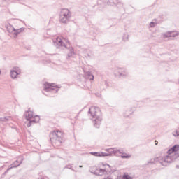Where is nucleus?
<instances>
[{
    "label": "nucleus",
    "instance_id": "18",
    "mask_svg": "<svg viewBox=\"0 0 179 179\" xmlns=\"http://www.w3.org/2000/svg\"><path fill=\"white\" fill-rule=\"evenodd\" d=\"M159 160H160V157H157L154 159H152L150 161L148 162V164H155V162H156V163H159Z\"/></svg>",
    "mask_w": 179,
    "mask_h": 179
},
{
    "label": "nucleus",
    "instance_id": "6",
    "mask_svg": "<svg viewBox=\"0 0 179 179\" xmlns=\"http://www.w3.org/2000/svg\"><path fill=\"white\" fill-rule=\"evenodd\" d=\"M59 87H57L55 84H50L48 83H45L44 90L45 92H55V93H58Z\"/></svg>",
    "mask_w": 179,
    "mask_h": 179
},
{
    "label": "nucleus",
    "instance_id": "4",
    "mask_svg": "<svg viewBox=\"0 0 179 179\" xmlns=\"http://www.w3.org/2000/svg\"><path fill=\"white\" fill-rule=\"evenodd\" d=\"M106 152L110 153V156L113 155V156H120L122 159H129L131 157L130 155L123 153L124 150L122 149H117V148H108L106 150Z\"/></svg>",
    "mask_w": 179,
    "mask_h": 179
},
{
    "label": "nucleus",
    "instance_id": "23",
    "mask_svg": "<svg viewBox=\"0 0 179 179\" xmlns=\"http://www.w3.org/2000/svg\"><path fill=\"white\" fill-rule=\"evenodd\" d=\"M70 52L68 53L67 57L68 58H71L72 55H73V49L72 48H70Z\"/></svg>",
    "mask_w": 179,
    "mask_h": 179
},
{
    "label": "nucleus",
    "instance_id": "3",
    "mask_svg": "<svg viewBox=\"0 0 179 179\" xmlns=\"http://www.w3.org/2000/svg\"><path fill=\"white\" fill-rule=\"evenodd\" d=\"M72 17V13L67 8H64L61 10L59 20L60 23H69V20Z\"/></svg>",
    "mask_w": 179,
    "mask_h": 179
},
{
    "label": "nucleus",
    "instance_id": "2",
    "mask_svg": "<svg viewBox=\"0 0 179 179\" xmlns=\"http://www.w3.org/2000/svg\"><path fill=\"white\" fill-rule=\"evenodd\" d=\"M64 135L61 131H56L50 133V138L53 146H61Z\"/></svg>",
    "mask_w": 179,
    "mask_h": 179
},
{
    "label": "nucleus",
    "instance_id": "20",
    "mask_svg": "<svg viewBox=\"0 0 179 179\" xmlns=\"http://www.w3.org/2000/svg\"><path fill=\"white\" fill-rule=\"evenodd\" d=\"M117 0H108V5H110L113 6V5H117Z\"/></svg>",
    "mask_w": 179,
    "mask_h": 179
},
{
    "label": "nucleus",
    "instance_id": "17",
    "mask_svg": "<svg viewBox=\"0 0 179 179\" xmlns=\"http://www.w3.org/2000/svg\"><path fill=\"white\" fill-rule=\"evenodd\" d=\"M17 75H19V73L16 71V70H11L10 71V76L12 79H16Z\"/></svg>",
    "mask_w": 179,
    "mask_h": 179
},
{
    "label": "nucleus",
    "instance_id": "9",
    "mask_svg": "<svg viewBox=\"0 0 179 179\" xmlns=\"http://www.w3.org/2000/svg\"><path fill=\"white\" fill-rule=\"evenodd\" d=\"M53 43L57 48H61V47H64L65 48H67L66 45L64 43V41H62V39H61V38H57L55 41H53Z\"/></svg>",
    "mask_w": 179,
    "mask_h": 179
},
{
    "label": "nucleus",
    "instance_id": "25",
    "mask_svg": "<svg viewBox=\"0 0 179 179\" xmlns=\"http://www.w3.org/2000/svg\"><path fill=\"white\" fill-rule=\"evenodd\" d=\"M155 26H156V23L151 22L150 23V27H155Z\"/></svg>",
    "mask_w": 179,
    "mask_h": 179
},
{
    "label": "nucleus",
    "instance_id": "5",
    "mask_svg": "<svg viewBox=\"0 0 179 179\" xmlns=\"http://www.w3.org/2000/svg\"><path fill=\"white\" fill-rule=\"evenodd\" d=\"M177 157H179V155L177 153H175V156L171 157V155H166V157H159V163L162 164V166H167L169 163H171L173 160L177 159Z\"/></svg>",
    "mask_w": 179,
    "mask_h": 179
},
{
    "label": "nucleus",
    "instance_id": "11",
    "mask_svg": "<svg viewBox=\"0 0 179 179\" xmlns=\"http://www.w3.org/2000/svg\"><path fill=\"white\" fill-rule=\"evenodd\" d=\"M93 173L96 176H103V174H107V170L98 168L93 172Z\"/></svg>",
    "mask_w": 179,
    "mask_h": 179
},
{
    "label": "nucleus",
    "instance_id": "13",
    "mask_svg": "<svg viewBox=\"0 0 179 179\" xmlns=\"http://www.w3.org/2000/svg\"><path fill=\"white\" fill-rule=\"evenodd\" d=\"M38 121H40V117H38L37 115L34 116L33 120H29V122L28 123L27 127H31V124H36V123L38 122Z\"/></svg>",
    "mask_w": 179,
    "mask_h": 179
},
{
    "label": "nucleus",
    "instance_id": "15",
    "mask_svg": "<svg viewBox=\"0 0 179 179\" xmlns=\"http://www.w3.org/2000/svg\"><path fill=\"white\" fill-rule=\"evenodd\" d=\"M22 160H21L20 162L19 160L15 161L14 163L11 164V167L8 169V170H10V169H15V167H19V166L22 164Z\"/></svg>",
    "mask_w": 179,
    "mask_h": 179
},
{
    "label": "nucleus",
    "instance_id": "27",
    "mask_svg": "<svg viewBox=\"0 0 179 179\" xmlns=\"http://www.w3.org/2000/svg\"><path fill=\"white\" fill-rule=\"evenodd\" d=\"M79 167H80V169H82V167H83V166L82 165H80Z\"/></svg>",
    "mask_w": 179,
    "mask_h": 179
},
{
    "label": "nucleus",
    "instance_id": "22",
    "mask_svg": "<svg viewBox=\"0 0 179 179\" xmlns=\"http://www.w3.org/2000/svg\"><path fill=\"white\" fill-rule=\"evenodd\" d=\"M10 117H0V122H6V121H9Z\"/></svg>",
    "mask_w": 179,
    "mask_h": 179
},
{
    "label": "nucleus",
    "instance_id": "1",
    "mask_svg": "<svg viewBox=\"0 0 179 179\" xmlns=\"http://www.w3.org/2000/svg\"><path fill=\"white\" fill-rule=\"evenodd\" d=\"M89 114L92 116L93 124L95 128H100L103 117H101V110L99 107L92 106L89 109Z\"/></svg>",
    "mask_w": 179,
    "mask_h": 179
},
{
    "label": "nucleus",
    "instance_id": "31",
    "mask_svg": "<svg viewBox=\"0 0 179 179\" xmlns=\"http://www.w3.org/2000/svg\"><path fill=\"white\" fill-rule=\"evenodd\" d=\"M0 73H1V70H0Z\"/></svg>",
    "mask_w": 179,
    "mask_h": 179
},
{
    "label": "nucleus",
    "instance_id": "24",
    "mask_svg": "<svg viewBox=\"0 0 179 179\" xmlns=\"http://www.w3.org/2000/svg\"><path fill=\"white\" fill-rule=\"evenodd\" d=\"M128 38H129V35L124 34L123 36V40L124 41H127Z\"/></svg>",
    "mask_w": 179,
    "mask_h": 179
},
{
    "label": "nucleus",
    "instance_id": "10",
    "mask_svg": "<svg viewBox=\"0 0 179 179\" xmlns=\"http://www.w3.org/2000/svg\"><path fill=\"white\" fill-rule=\"evenodd\" d=\"M90 155H92V156H96V157H106L107 156H111L110 152H90Z\"/></svg>",
    "mask_w": 179,
    "mask_h": 179
},
{
    "label": "nucleus",
    "instance_id": "12",
    "mask_svg": "<svg viewBox=\"0 0 179 179\" xmlns=\"http://www.w3.org/2000/svg\"><path fill=\"white\" fill-rule=\"evenodd\" d=\"M179 151V145H175L172 148H171L168 151V155H173V153H176Z\"/></svg>",
    "mask_w": 179,
    "mask_h": 179
},
{
    "label": "nucleus",
    "instance_id": "7",
    "mask_svg": "<svg viewBox=\"0 0 179 179\" xmlns=\"http://www.w3.org/2000/svg\"><path fill=\"white\" fill-rule=\"evenodd\" d=\"M115 76L117 78H126V76H128L127 69L117 68L116 70H115Z\"/></svg>",
    "mask_w": 179,
    "mask_h": 179
},
{
    "label": "nucleus",
    "instance_id": "21",
    "mask_svg": "<svg viewBox=\"0 0 179 179\" xmlns=\"http://www.w3.org/2000/svg\"><path fill=\"white\" fill-rule=\"evenodd\" d=\"M87 76H88L90 80H94V76H93L92 73H90V71H88L87 73Z\"/></svg>",
    "mask_w": 179,
    "mask_h": 179
},
{
    "label": "nucleus",
    "instance_id": "28",
    "mask_svg": "<svg viewBox=\"0 0 179 179\" xmlns=\"http://www.w3.org/2000/svg\"><path fill=\"white\" fill-rule=\"evenodd\" d=\"M176 168H177V169H179V166H178H178H176Z\"/></svg>",
    "mask_w": 179,
    "mask_h": 179
},
{
    "label": "nucleus",
    "instance_id": "16",
    "mask_svg": "<svg viewBox=\"0 0 179 179\" xmlns=\"http://www.w3.org/2000/svg\"><path fill=\"white\" fill-rule=\"evenodd\" d=\"M12 30L14 32V35L15 37H17V35L20 34V33H22V31H23V28H20V29H15L14 27H12Z\"/></svg>",
    "mask_w": 179,
    "mask_h": 179
},
{
    "label": "nucleus",
    "instance_id": "30",
    "mask_svg": "<svg viewBox=\"0 0 179 179\" xmlns=\"http://www.w3.org/2000/svg\"><path fill=\"white\" fill-rule=\"evenodd\" d=\"M41 179H44V178H41Z\"/></svg>",
    "mask_w": 179,
    "mask_h": 179
},
{
    "label": "nucleus",
    "instance_id": "19",
    "mask_svg": "<svg viewBox=\"0 0 179 179\" xmlns=\"http://www.w3.org/2000/svg\"><path fill=\"white\" fill-rule=\"evenodd\" d=\"M84 52H87V58H92L93 55V52L92 50H85Z\"/></svg>",
    "mask_w": 179,
    "mask_h": 179
},
{
    "label": "nucleus",
    "instance_id": "26",
    "mask_svg": "<svg viewBox=\"0 0 179 179\" xmlns=\"http://www.w3.org/2000/svg\"><path fill=\"white\" fill-rule=\"evenodd\" d=\"M155 145H157V141H155Z\"/></svg>",
    "mask_w": 179,
    "mask_h": 179
},
{
    "label": "nucleus",
    "instance_id": "14",
    "mask_svg": "<svg viewBox=\"0 0 179 179\" xmlns=\"http://www.w3.org/2000/svg\"><path fill=\"white\" fill-rule=\"evenodd\" d=\"M24 115L26 120H27V121H30V120H31V118H33V117H34L33 112L30 111V110L25 112Z\"/></svg>",
    "mask_w": 179,
    "mask_h": 179
},
{
    "label": "nucleus",
    "instance_id": "29",
    "mask_svg": "<svg viewBox=\"0 0 179 179\" xmlns=\"http://www.w3.org/2000/svg\"><path fill=\"white\" fill-rule=\"evenodd\" d=\"M108 167H110V165L107 164Z\"/></svg>",
    "mask_w": 179,
    "mask_h": 179
},
{
    "label": "nucleus",
    "instance_id": "8",
    "mask_svg": "<svg viewBox=\"0 0 179 179\" xmlns=\"http://www.w3.org/2000/svg\"><path fill=\"white\" fill-rule=\"evenodd\" d=\"M177 36H179V33L177 31H166L161 34V36L162 37V38H169L170 37H177Z\"/></svg>",
    "mask_w": 179,
    "mask_h": 179
}]
</instances>
